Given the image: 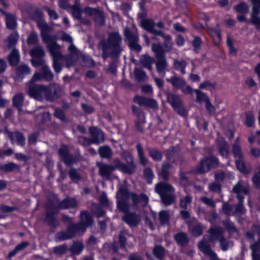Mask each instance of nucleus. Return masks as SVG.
I'll return each mask as SVG.
<instances>
[{"label":"nucleus","mask_w":260,"mask_h":260,"mask_svg":"<svg viewBox=\"0 0 260 260\" xmlns=\"http://www.w3.org/2000/svg\"><path fill=\"white\" fill-rule=\"evenodd\" d=\"M122 38L118 31L110 32L107 41L102 40L100 43L104 45V48H109L115 57L119 56L122 51Z\"/></svg>","instance_id":"1"},{"label":"nucleus","mask_w":260,"mask_h":260,"mask_svg":"<svg viewBox=\"0 0 260 260\" xmlns=\"http://www.w3.org/2000/svg\"><path fill=\"white\" fill-rule=\"evenodd\" d=\"M31 17L36 22L38 27L40 29L43 41L45 43H49L52 41V38L49 34L52 27L45 21L43 12L40 9L37 8L32 13Z\"/></svg>","instance_id":"2"},{"label":"nucleus","mask_w":260,"mask_h":260,"mask_svg":"<svg viewBox=\"0 0 260 260\" xmlns=\"http://www.w3.org/2000/svg\"><path fill=\"white\" fill-rule=\"evenodd\" d=\"M46 209L47 211L45 213L44 221L49 227L54 229L57 228L60 225L59 221L56 217L60 210L59 202L55 204L53 201H49L46 205Z\"/></svg>","instance_id":"3"},{"label":"nucleus","mask_w":260,"mask_h":260,"mask_svg":"<svg viewBox=\"0 0 260 260\" xmlns=\"http://www.w3.org/2000/svg\"><path fill=\"white\" fill-rule=\"evenodd\" d=\"M219 165L218 158L213 155H209L200 159L194 172L196 174H204L218 168Z\"/></svg>","instance_id":"4"},{"label":"nucleus","mask_w":260,"mask_h":260,"mask_svg":"<svg viewBox=\"0 0 260 260\" xmlns=\"http://www.w3.org/2000/svg\"><path fill=\"white\" fill-rule=\"evenodd\" d=\"M121 158L125 161L126 164L121 162L118 158L114 159L113 163H117V167L119 168V171L124 174L132 175L137 169L133 155L128 151H125L122 153Z\"/></svg>","instance_id":"5"},{"label":"nucleus","mask_w":260,"mask_h":260,"mask_svg":"<svg viewBox=\"0 0 260 260\" xmlns=\"http://www.w3.org/2000/svg\"><path fill=\"white\" fill-rule=\"evenodd\" d=\"M151 49L157 58L156 68L159 74L165 73L168 64L165 58V51L162 46L158 43H153Z\"/></svg>","instance_id":"6"},{"label":"nucleus","mask_w":260,"mask_h":260,"mask_svg":"<svg viewBox=\"0 0 260 260\" xmlns=\"http://www.w3.org/2000/svg\"><path fill=\"white\" fill-rule=\"evenodd\" d=\"M4 49L12 50L7 57L9 63L12 66H16V48L15 46L16 45V32H14L8 36L4 41Z\"/></svg>","instance_id":"7"},{"label":"nucleus","mask_w":260,"mask_h":260,"mask_svg":"<svg viewBox=\"0 0 260 260\" xmlns=\"http://www.w3.org/2000/svg\"><path fill=\"white\" fill-rule=\"evenodd\" d=\"M63 94V89L59 84L51 83L46 85L45 99L47 102H56L62 96Z\"/></svg>","instance_id":"8"},{"label":"nucleus","mask_w":260,"mask_h":260,"mask_svg":"<svg viewBox=\"0 0 260 260\" xmlns=\"http://www.w3.org/2000/svg\"><path fill=\"white\" fill-rule=\"evenodd\" d=\"M166 96L167 102L178 115L182 117L187 115V111L179 95L169 92L166 93Z\"/></svg>","instance_id":"9"},{"label":"nucleus","mask_w":260,"mask_h":260,"mask_svg":"<svg viewBox=\"0 0 260 260\" xmlns=\"http://www.w3.org/2000/svg\"><path fill=\"white\" fill-rule=\"evenodd\" d=\"M208 232L210 234L209 241L214 242L219 240L221 249L223 251H226L229 249V243L223 235L222 230L219 226H212Z\"/></svg>","instance_id":"10"},{"label":"nucleus","mask_w":260,"mask_h":260,"mask_svg":"<svg viewBox=\"0 0 260 260\" xmlns=\"http://www.w3.org/2000/svg\"><path fill=\"white\" fill-rule=\"evenodd\" d=\"M59 48L58 44L55 42L49 45V50L53 57V68L56 73H59L62 69V64L60 60L63 58V56L60 51L56 50Z\"/></svg>","instance_id":"11"},{"label":"nucleus","mask_w":260,"mask_h":260,"mask_svg":"<svg viewBox=\"0 0 260 260\" xmlns=\"http://www.w3.org/2000/svg\"><path fill=\"white\" fill-rule=\"evenodd\" d=\"M58 154L67 166H72L78 160V157L70 153L67 145L62 144L58 150Z\"/></svg>","instance_id":"12"},{"label":"nucleus","mask_w":260,"mask_h":260,"mask_svg":"<svg viewBox=\"0 0 260 260\" xmlns=\"http://www.w3.org/2000/svg\"><path fill=\"white\" fill-rule=\"evenodd\" d=\"M124 36L128 42V47L131 50L139 52L142 50L141 46L138 43L139 37L134 34L131 30L125 27L123 31Z\"/></svg>","instance_id":"13"},{"label":"nucleus","mask_w":260,"mask_h":260,"mask_svg":"<svg viewBox=\"0 0 260 260\" xmlns=\"http://www.w3.org/2000/svg\"><path fill=\"white\" fill-rule=\"evenodd\" d=\"M252 5L250 22L255 28L260 30V0H249Z\"/></svg>","instance_id":"14"},{"label":"nucleus","mask_w":260,"mask_h":260,"mask_svg":"<svg viewBox=\"0 0 260 260\" xmlns=\"http://www.w3.org/2000/svg\"><path fill=\"white\" fill-rule=\"evenodd\" d=\"M74 223H71L67 225V230L57 232L55 235V239L58 241H62L74 238L78 232Z\"/></svg>","instance_id":"15"},{"label":"nucleus","mask_w":260,"mask_h":260,"mask_svg":"<svg viewBox=\"0 0 260 260\" xmlns=\"http://www.w3.org/2000/svg\"><path fill=\"white\" fill-rule=\"evenodd\" d=\"M80 217L81 219L80 222L77 223H74V225H75L78 231L85 232L88 227L92 225L93 222V218L87 210L81 211Z\"/></svg>","instance_id":"16"},{"label":"nucleus","mask_w":260,"mask_h":260,"mask_svg":"<svg viewBox=\"0 0 260 260\" xmlns=\"http://www.w3.org/2000/svg\"><path fill=\"white\" fill-rule=\"evenodd\" d=\"M46 85L31 83L28 87V93L30 97L41 101L43 99L42 94L45 95Z\"/></svg>","instance_id":"17"},{"label":"nucleus","mask_w":260,"mask_h":260,"mask_svg":"<svg viewBox=\"0 0 260 260\" xmlns=\"http://www.w3.org/2000/svg\"><path fill=\"white\" fill-rule=\"evenodd\" d=\"M122 220L131 228L137 227L141 221V216L135 212L128 211L121 218Z\"/></svg>","instance_id":"18"},{"label":"nucleus","mask_w":260,"mask_h":260,"mask_svg":"<svg viewBox=\"0 0 260 260\" xmlns=\"http://www.w3.org/2000/svg\"><path fill=\"white\" fill-rule=\"evenodd\" d=\"M133 102L141 106H145L150 108H157L158 104L154 99L136 95L133 98Z\"/></svg>","instance_id":"19"},{"label":"nucleus","mask_w":260,"mask_h":260,"mask_svg":"<svg viewBox=\"0 0 260 260\" xmlns=\"http://www.w3.org/2000/svg\"><path fill=\"white\" fill-rule=\"evenodd\" d=\"M114 166L104 163L98 162L97 166L99 168V174L102 177L109 178L112 172L115 170L119 171V167H117V163H113Z\"/></svg>","instance_id":"20"},{"label":"nucleus","mask_w":260,"mask_h":260,"mask_svg":"<svg viewBox=\"0 0 260 260\" xmlns=\"http://www.w3.org/2000/svg\"><path fill=\"white\" fill-rule=\"evenodd\" d=\"M90 139L94 144L98 145L105 140V136L103 131L96 126H91L89 128Z\"/></svg>","instance_id":"21"},{"label":"nucleus","mask_w":260,"mask_h":260,"mask_svg":"<svg viewBox=\"0 0 260 260\" xmlns=\"http://www.w3.org/2000/svg\"><path fill=\"white\" fill-rule=\"evenodd\" d=\"M131 200L134 205H140L142 207H145L149 203V198L144 193L139 194L132 192L131 194Z\"/></svg>","instance_id":"22"},{"label":"nucleus","mask_w":260,"mask_h":260,"mask_svg":"<svg viewBox=\"0 0 260 260\" xmlns=\"http://www.w3.org/2000/svg\"><path fill=\"white\" fill-rule=\"evenodd\" d=\"M198 247L203 253L210 257L209 260H218L216 253L206 241L203 240L200 241L198 243Z\"/></svg>","instance_id":"23"},{"label":"nucleus","mask_w":260,"mask_h":260,"mask_svg":"<svg viewBox=\"0 0 260 260\" xmlns=\"http://www.w3.org/2000/svg\"><path fill=\"white\" fill-rule=\"evenodd\" d=\"M154 190L160 196L166 193L173 192L175 189L170 184L160 181L155 184Z\"/></svg>","instance_id":"24"},{"label":"nucleus","mask_w":260,"mask_h":260,"mask_svg":"<svg viewBox=\"0 0 260 260\" xmlns=\"http://www.w3.org/2000/svg\"><path fill=\"white\" fill-rule=\"evenodd\" d=\"M58 202L60 210L69 209H76L78 206V202L76 199L70 197H67Z\"/></svg>","instance_id":"25"},{"label":"nucleus","mask_w":260,"mask_h":260,"mask_svg":"<svg viewBox=\"0 0 260 260\" xmlns=\"http://www.w3.org/2000/svg\"><path fill=\"white\" fill-rule=\"evenodd\" d=\"M217 147L219 155L223 158H230V151L228 143L225 140L218 141L217 143Z\"/></svg>","instance_id":"26"},{"label":"nucleus","mask_w":260,"mask_h":260,"mask_svg":"<svg viewBox=\"0 0 260 260\" xmlns=\"http://www.w3.org/2000/svg\"><path fill=\"white\" fill-rule=\"evenodd\" d=\"M174 238L177 245L182 247H186L189 242L188 235L183 232H180L175 234Z\"/></svg>","instance_id":"27"},{"label":"nucleus","mask_w":260,"mask_h":260,"mask_svg":"<svg viewBox=\"0 0 260 260\" xmlns=\"http://www.w3.org/2000/svg\"><path fill=\"white\" fill-rule=\"evenodd\" d=\"M0 12L5 16L7 28L9 29H15L16 26L15 15L14 14L6 12L5 11H3L1 8Z\"/></svg>","instance_id":"28"},{"label":"nucleus","mask_w":260,"mask_h":260,"mask_svg":"<svg viewBox=\"0 0 260 260\" xmlns=\"http://www.w3.org/2000/svg\"><path fill=\"white\" fill-rule=\"evenodd\" d=\"M166 80L170 82L176 89H180L181 88L185 86L186 84V82L184 79L176 76H173L170 78H167Z\"/></svg>","instance_id":"29"},{"label":"nucleus","mask_w":260,"mask_h":260,"mask_svg":"<svg viewBox=\"0 0 260 260\" xmlns=\"http://www.w3.org/2000/svg\"><path fill=\"white\" fill-rule=\"evenodd\" d=\"M84 248V246L82 242L74 241L69 248V250L72 255H78L82 252Z\"/></svg>","instance_id":"30"},{"label":"nucleus","mask_w":260,"mask_h":260,"mask_svg":"<svg viewBox=\"0 0 260 260\" xmlns=\"http://www.w3.org/2000/svg\"><path fill=\"white\" fill-rule=\"evenodd\" d=\"M188 228L190 233L194 237H198L203 234L204 226L201 223H198L194 224H189Z\"/></svg>","instance_id":"31"},{"label":"nucleus","mask_w":260,"mask_h":260,"mask_svg":"<svg viewBox=\"0 0 260 260\" xmlns=\"http://www.w3.org/2000/svg\"><path fill=\"white\" fill-rule=\"evenodd\" d=\"M98 153L102 158L109 159L112 157L113 152L110 146L105 145L99 148Z\"/></svg>","instance_id":"32"},{"label":"nucleus","mask_w":260,"mask_h":260,"mask_svg":"<svg viewBox=\"0 0 260 260\" xmlns=\"http://www.w3.org/2000/svg\"><path fill=\"white\" fill-rule=\"evenodd\" d=\"M136 148L137 150L138 157L140 164L143 166H146L148 163V160L145 156L144 151L141 144L138 143L136 146Z\"/></svg>","instance_id":"33"},{"label":"nucleus","mask_w":260,"mask_h":260,"mask_svg":"<svg viewBox=\"0 0 260 260\" xmlns=\"http://www.w3.org/2000/svg\"><path fill=\"white\" fill-rule=\"evenodd\" d=\"M152 254L157 259L161 260L166 255V249L161 245H155L153 249Z\"/></svg>","instance_id":"34"},{"label":"nucleus","mask_w":260,"mask_h":260,"mask_svg":"<svg viewBox=\"0 0 260 260\" xmlns=\"http://www.w3.org/2000/svg\"><path fill=\"white\" fill-rule=\"evenodd\" d=\"M232 152L235 160L244 159V154L240 144L234 143L233 144Z\"/></svg>","instance_id":"35"},{"label":"nucleus","mask_w":260,"mask_h":260,"mask_svg":"<svg viewBox=\"0 0 260 260\" xmlns=\"http://www.w3.org/2000/svg\"><path fill=\"white\" fill-rule=\"evenodd\" d=\"M147 151L149 156L154 161H159L162 158V154L160 151L154 148H148Z\"/></svg>","instance_id":"36"},{"label":"nucleus","mask_w":260,"mask_h":260,"mask_svg":"<svg viewBox=\"0 0 260 260\" xmlns=\"http://www.w3.org/2000/svg\"><path fill=\"white\" fill-rule=\"evenodd\" d=\"M140 62L144 68L148 69L150 71L152 70V64L154 62L153 57L148 54H145L141 56Z\"/></svg>","instance_id":"37"},{"label":"nucleus","mask_w":260,"mask_h":260,"mask_svg":"<svg viewBox=\"0 0 260 260\" xmlns=\"http://www.w3.org/2000/svg\"><path fill=\"white\" fill-rule=\"evenodd\" d=\"M173 192H168L159 196L161 202L166 206L173 204L175 201V197Z\"/></svg>","instance_id":"38"},{"label":"nucleus","mask_w":260,"mask_h":260,"mask_svg":"<svg viewBox=\"0 0 260 260\" xmlns=\"http://www.w3.org/2000/svg\"><path fill=\"white\" fill-rule=\"evenodd\" d=\"M171 168L172 165L169 162H165L162 165L160 175L165 181L169 179V171Z\"/></svg>","instance_id":"39"},{"label":"nucleus","mask_w":260,"mask_h":260,"mask_svg":"<svg viewBox=\"0 0 260 260\" xmlns=\"http://www.w3.org/2000/svg\"><path fill=\"white\" fill-rule=\"evenodd\" d=\"M68 175L71 181L74 183H78L82 179V176L75 168H71L68 171Z\"/></svg>","instance_id":"40"},{"label":"nucleus","mask_w":260,"mask_h":260,"mask_svg":"<svg viewBox=\"0 0 260 260\" xmlns=\"http://www.w3.org/2000/svg\"><path fill=\"white\" fill-rule=\"evenodd\" d=\"M235 163L237 169L240 173L246 175L250 173V169L246 166L243 159H236Z\"/></svg>","instance_id":"41"},{"label":"nucleus","mask_w":260,"mask_h":260,"mask_svg":"<svg viewBox=\"0 0 260 260\" xmlns=\"http://www.w3.org/2000/svg\"><path fill=\"white\" fill-rule=\"evenodd\" d=\"M187 66V62L184 60H178L175 59L174 60V68L177 71H180L182 75L186 74L185 68Z\"/></svg>","instance_id":"42"},{"label":"nucleus","mask_w":260,"mask_h":260,"mask_svg":"<svg viewBox=\"0 0 260 260\" xmlns=\"http://www.w3.org/2000/svg\"><path fill=\"white\" fill-rule=\"evenodd\" d=\"M69 251V247L66 244H63L53 248V252L56 255H62L66 254Z\"/></svg>","instance_id":"43"},{"label":"nucleus","mask_w":260,"mask_h":260,"mask_svg":"<svg viewBox=\"0 0 260 260\" xmlns=\"http://www.w3.org/2000/svg\"><path fill=\"white\" fill-rule=\"evenodd\" d=\"M170 216L168 211L166 210H161L159 213V219L160 223L165 225L169 224Z\"/></svg>","instance_id":"44"},{"label":"nucleus","mask_w":260,"mask_h":260,"mask_svg":"<svg viewBox=\"0 0 260 260\" xmlns=\"http://www.w3.org/2000/svg\"><path fill=\"white\" fill-rule=\"evenodd\" d=\"M155 22L152 19H147L142 21V27L149 32H151L155 27Z\"/></svg>","instance_id":"45"},{"label":"nucleus","mask_w":260,"mask_h":260,"mask_svg":"<svg viewBox=\"0 0 260 260\" xmlns=\"http://www.w3.org/2000/svg\"><path fill=\"white\" fill-rule=\"evenodd\" d=\"M94 16V20L95 23L101 26H103L105 25V16L103 11H100L99 9Z\"/></svg>","instance_id":"46"},{"label":"nucleus","mask_w":260,"mask_h":260,"mask_svg":"<svg viewBox=\"0 0 260 260\" xmlns=\"http://www.w3.org/2000/svg\"><path fill=\"white\" fill-rule=\"evenodd\" d=\"M143 176L148 184H150L152 183L154 175L152 169L150 167H147L144 169Z\"/></svg>","instance_id":"47"},{"label":"nucleus","mask_w":260,"mask_h":260,"mask_svg":"<svg viewBox=\"0 0 260 260\" xmlns=\"http://www.w3.org/2000/svg\"><path fill=\"white\" fill-rule=\"evenodd\" d=\"M71 8L73 17L75 19H77L78 20L79 19H81V17L82 16V13L83 12V10L82 9L81 7L71 6Z\"/></svg>","instance_id":"48"},{"label":"nucleus","mask_w":260,"mask_h":260,"mask_svg":"<svg viewBox=\"0 0 260 260\" xmlns=\"http://www.w3.org/2000/svg\"><path fill=\"white\" fill-rule=\"evenodd\" d=\"M164 40L162 47L165 48V51H170L172 48L173 42L172 41V37L170 35H166L163 38Z\"/></svg>","instance_id":"49"},{"label":"nucleus","mask_w":260,"mask_h":260,"mask_svg":"<svg viewBox=\"0 0 260 260\" xmlns=\"http://www.w3.org/2000/svg\"><path fill=\"white\" fill-rule=\"evenodd\" d=\"M234 10L237 13L246 14L248 12V7L245 2H240L234 6Z\"/></svg>","instance_id":"50"},{"label":"nucleus","mask_w":260,"mask_h":260,"mask_svg":"<svg viewBox=\"0 0 260 260\" xmlns=\"http://www.w3.org/2000/svg\"><path fill=\"white\" fill-rule=\"evenodd\" d=\"M194 92L196 93V102L199 103H201L203 102H205L209 99L207 94L202 91L200 89H194Z\"/></svg>","instance_id":"51"},{"label":"nucleus","mask_w":260,"mask_h":260,"mask_svg":"<svg viewBox=\"0 0 260 260\" xmlns=\"http://www.w3.org/2000/svg\"><path fill=\"white\" fill-rule=\"evenodd\" d=\"M135 79L137 82H141L144 81L147 77L146 73L142 69L139 68H135L134 70Z\"/></svg>","instance_id":"52"},{"label":"nucleus","mask_w":260,"mask_h":260,"mask_svg":"<svg viewBox=\"0 0 260 260\" xmlns=\"http://www.w3.org/2000/svg\"><path fill=\"white\" fill-rule=\"evenodd\" d=\"M127 238L125 235V233L120 231L118 234V241L117 242L120 245V248L122 250H126Z\"/></svg>","instance_id":"53"},{"label":"nucleus","mask_w":260,"mask_h":260,"mask_svg":"<svg viewBox=\"0 0 260 260\" xmlns=\"http://www.w3.org/2000/svg\"><path fill=\"white\" fill-rule=\"evenodd\" d=\"M30 55L32 57L43 58L45 55V52L41 47H36L30 51Z\"/></svg>","instance_id":"54"},{"label":"nucleus","mask_w":260,"mask_h":260,"mask_svg":"<svg viewBox=\"0 0 260 260\" xmlns=\"http://www.w3.org/2000/svg\"><path fill=\"white\" fill-rule=\"evenodd\" d=\"M42 76L43 79L47 81H51L53 80L54 75L48 67H44L42 69Z\"/></svg>","instance_id":"55"},{"label":"nucleus","mask_w":260,"mask_h":260,"mask_svg":"<svg viewBox=\"0 0 260 260\" xmlns=\"http://www.w3.org/2000/svg\"><path fill=\"white\" fill-rule=\"evenodd\" d=\"M132 111L133 114L136 116L138 119L141 120L145 119V116L144 111L137 106L132 105Z\"/></svg>","instance_id":"56"},{"label":"nucleus","mask_w":260,"mask_h":260,"mask_svg":"<svg viewBox=\"0 0 260 260\" xmlns=\"http://www.w3.org/2000/svg\"><path fill=\"white\" fill-rule=\"evenodd\" d=\"M117 208L119 211L122 212L124 214L129 211L128 204L125 200L121 199V200H118L117 202Z\"/></svg>","instance_id":"57"},{"label":"nucleus","mask_w":260,"mask_h":260,"mask_svg":"<svg viewBox=\"0 0 260 260\" xmlns=\"http://www.w3.org/2000/svg\"><path fill=\"white\" fill-rule=\"evenodd\" d=\"M217 86V83L215 82H212L209 80H206L202 83H201L199 86V89H207L208 87H210L211 90H213L216 89Z\"/></svg>","instance_id":"58"},{"label":"nucleus","mask_w":260,"mask_h":260,"mask_svg":"<svg viewBox=\"0 0 260 260\" xmlns=\"http://www.w3.org/2000/svg\"><path fill=\"white\" fill-rule=\"evenodd\" d=\"M192 202V197L190 195H186L183 198L180 199L179 206L184 210L187 209V206L191 204Z\"/></svg>","instance_id":"59"},{"label":"nucleus","mask_w":260,"mask_h":260,"mask_svg":"<svg viewBox=\"0 0 260 260\" xmlns=\"http://www.w3.org/2000/svg\"><path fill=\"white\" fill-rule=\"evenodd\" d=\"M233 207L234 208V211L232 212V215H235V214L242 215L246 213V209H245L244 204L238 203L237 204L233 206Z\"/></svg>","instance_id":"60"},{"label":"nucleus","mask_w":260,"mask_h":260,"mask_svg":"<svg viewBox=\"0 0 260 260\" xmlns=\"http://www.w3.org/2000/svg\"><path fill=\"white\" fill-rule=\"evenodd\" d=\"M222 224L229 232L235 233L237 232V229L234 222L230 219L222 221Z\"/></svg>","instance_id":"61"},{"label":"nucleus","mask_w":260,"mask_h":260,"mask_svg":"<svg viewBox=\"0 0 260 260\" xmlns=\"http://www.w3.org/2000/svg\"><path fill=\"white\" fill-rule=\"evenodd\" d=\"M53 115L62 122H67V118L64 112L59 108H55L53 113Z\"/></svg>","instance_id":"62"},{"label":"nucleus","mask_w":260,"mask_h":260,"mask_svg":"<svg viewBox=\"0 0 260 260\" xmlns=\"http://www.w3.org/2000/svg\"><path fill=\"white\" fill-rule=\"evenodd\" d=\"M44 10L47 12V14L51 20H57L59 18L57 13L54 10L50 9L49 7L46 6L44 7Z\"/></svg>","instance_id":"63"},{"label":"nucleus","mask_w":260,"mask_h":260,"mask_svg":"<svg viewBox=\"0 0 260 260\" xmlns=\"http://www.w3.org/2000/svg\"><path fill=\"white\" fill-rule=\"evenodd\" d=\"M16 168V165L13 162H9L0 166V170L4 172H10Z\"/></svg>","instance_id":"64"}]
</instances>
